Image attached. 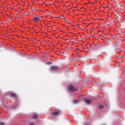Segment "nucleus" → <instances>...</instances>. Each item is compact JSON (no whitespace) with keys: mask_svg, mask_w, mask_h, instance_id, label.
<instances>
[{"mask_svg":"<svg viewBox=\"0 0 125 125\" xmlns=\"http://www.w3.org/2000/svg\"><path fill=\"white\" fill-rule=\"evenodd\" d=\"M103 108H104V106L103 105H100L99 106V109H103Z\"/></svg>","mask_w":125,"mask_h":125,"instance_id":"1a4fd4ad","label":"nucleus"},{"mask_svg":"<svg viewBox=\"0 0 125 125\" xmlns=\"http://www.w3.org/2000/svg\"><path fill=\"white\" fill-rule=\"evenodd\" d=\"M30 125H34V124L31 123L30 124Z\"/></svg>","mask_w":125,"mask_h":125,"instance_id":"4468645a","label":"nucleus"},{"mask_svg":"<svg viewBox=\"0 0 125 125\" xmlns=\"http://www.w3.org/2000/svg\"><path fill=\"white\" fill-rule=\"evenodd\" d=\"M69 89L71 91H76V90H78V89L77 88H75V86L73 85H70L69 86Z\"/></svg>","mask_w":125,"mask_h":125,"instance_id":"f03ea898","label":"nucleus"},{"mask_svg":"<svg viewBox=\"0 0 125 125\" xmlns=\"http://www.w3.org/2000/svg\"><path fill=\"white\" fill-rule=\"evenodd\" d=\"M85 101L87 104H90L91 103V101L87 99H85Z\"/></svg>","mask_w":125,"mask_h":125,"instance_id":"423d86ee","label":"nucleus"},{"mask_svg":"<svg viewBox=\"0 0 125 125\" xmlns=\"http://www.w3.org/2000/svg\"><path fill=\"white\" fill-rule=\"evenodd\" d=\"M58 69H59V67L56 65H53L50 67L51 71H56V70H58Z\"/></svg>","mask_w":125,"mask_h":125,"instance_id":"f257e3e1","label":"nucleus"},{"mask_svg":"<svg viewBox=\"0 0 125 125\" xmlns=\"http://www.w3.org/2000/svg\"><path fill=\"white\" fill-rule=\"evenodd\" d=\"M0 125H4V123H0Z\"/></svg>","mask_w":125,"mask_h":125,"instance_id":"ddd939ff","label":"nucleus"},{"mask_svg":"<svg viewBox=\"0 0 125 125\" xmlns=\"http://www.w3.org/2000/svg\"><path fill=\"white\" fill-rule=\"evenodd\" d=\"M79 28H81V27H80V26H79Z\"/></svg>","mask_w":125,"mask_h":125,"instance_id":"dca6fc26","label":"nucleus"},{"mask_svg":"<svg viewBox=\"0 0 125 125\" xmlns=\"http://www.w3.org/2000/svg\"><path fill=\"white\" fill-rule=\"evenodd\" d=\"M40 20V16H37L36 17H35L34 18V23H37L38 21Z\"/></svg>","mask_w":125,"mask_h":125,"instance_id":"7ed1b4c3","label":"nucleus"},{"mask_svg":"<svg viewBox=\"0 0 125 125\" xmlns=\"http://www.w3.org/2000/svg\"><path fill=\"white\" fill-rule=\"evenodd\" d=\"M61 111H54L52 113V115H54V116H58L59 115H60Z\"/></svg>","mask_w":125,"mask_h":125,"instance_id":"20e7f679","label":"nucleus"},{"mask_svg":"<svg viewBox=\"0 0 125 125\" xmlns=\"http://www.w3.org/2000/svg\"><path fill=\"white\" fill-rule=\"evenodd\" d=\"M63 40H66V39H65L63 38Z\"/></svg>","mask_w":125,"mask_h":125,"instance_id":"2eb2a0df","label":"nucleus"},{"mask_svg":"<svg viewBox=\"0 0 125 125\" xmlns=\"http://www.w3.org/2000/svg\"><path fill=\"white\" fill-rule=\"evenodd\" d=\"M63 19H64V20H65V22H66V23H70V22H69L68 21H67V20H66V18H65L63 17Z\"/></svg>","mask_w":125,"mask_h":125,"instance_id":"9b49d317","label":"nucleus"},{"mask_svg":"<svg viewBox=\"0 0 125 125\" xmlns=\"http://www.w3.org/2000/svg\"><path fill=\"white\" fill-rule=\"evenodd\" d=\"M48 65H51V64H52V62H49L47 63Z\"/></svg>","mask_w":125,"mask_h":125,"instance_id":"9d476101","label":"nucleus"},{"mask_svg":"<svg viewBox=\"0 0 125 125\" xmlns=\"http://www.w3.org/2000/svg\"><path fill=\"white\" fill-rule=\"evenodd\" d=\"M113 48L114 49H118V48H119V46L118 45V43H114Z\"/></svg>","mask_w":125,"mask_h":125,"instance_id":"39448f33","label":"nucleus"},{"mask_svg":"<svg viewBox=\"0 0 125 125\" xmlns=\"http://www.w3.org/2000/svg\"><path fill=\"white\" fill-rule=\"evenodd\" d=\"M11 96H13V97H17V95H16L15 93H12Z\"/></svg>","mask_w":125,"mask_h":125,"instance_id":"0eeeda50","label":"nucleus"},{"mask_svg":"<svg viewBox=\"0 0 125 125\" xmlns=\"http://www.w3.org/2000/svg\"><path fill=\"white\" fill-rule=\"evenodd\" d=\"M32 118H33V119H37L38 118V115L37 114H35V115H33Z\"/></svg>","mask_w":125,"mask_h":125,"instance_id":"6e6552de","label":"nucleus"},{"mask_svg":"<svg viewBox=\"0 0 125 125\" xmlns=\"http://www.w3.org/2000/svg\"><path fill=\"white\" fill-rule=\"evenodd\" d=\"M78 102H79V101L78 100L74 101V103H75V104H77V103H78Z\"/></svg>","mask_w":125,"mask_h":125,"instance_id":"f8f14e48","label":"nucleus"}]
</instances>
